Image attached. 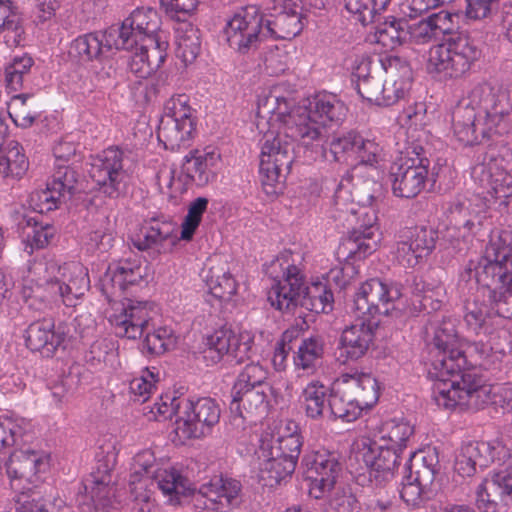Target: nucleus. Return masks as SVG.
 I'll return each instance as SVG.
<instances>
[{
	"instance_id": "nucleus-18",
	"label": "nucleus",
	"mask_w": 512,
	"mask_h": 512,
	"mask_svg": "<svg viewBox=\"0 0 512 512\" xmlns=\"http://www.w3.org/2000/svg\"><path fill=\"white\" fill-rule=\"evenodd\" d=\"M49 456L43 451L22 449L17 447L11 452L9 458L5 461L4 467L10 480L11 488L27 492L24 483L34 484L39 478V474L45 473L49 469ZM22 491L19 493V495Z\"/></svg>"
},
{
	"instance_id": "nucleus-37",
	"label": "nucleus",
	"mask_w": 512,
	"mask_h": 512,
	"mask_svg": "<svg viewBox=\"0 0 512 512\" xmlns=\"http://www.w3.org/2000/svg\"><path fill=\"white\" fill-rule=\"evenodd\" d=\"M306 106L326 129L329 124H340L347 116L348 108L335 94L321 93L307 100Z\"/></svg>"
},
{
	"instance_id": "nucleus-19",
	"label": "nucleus",
	"mask_w": 512,
	"mask_h": 512,
	"mask_svg": "<svg viewBox=\"0 0 512 512\" xmlns=\"http://www.w3.org/2000/svg\"><path fill=\"white\" fill-rule=\"evenodd\" d=\"M438 232L426 226L405 227L400 230L396 246L397 260L414 267L435 249Z\"/></svg>"
},
{
	"instance_id": "nucleus-39",
	"label": "nucleus",
	"mask_w": 512,
	"mask_h": 512,
	"mask_svg": "<svg viewBox=\"0 0 512 512\" xmlns=\"http://www.w3.org/2000/svg\"><path fill=\"white\" fill-rule=\"evenodd\" d=\"M332 392L333 389L318 380L309 382L300 396L305 415L313 420L327 417Z\"/></svg>"
},
{
	"instance_id": "nucleus-56",
	"label": "nucleus",
	"mask_w": 512,
	"mask_h": 512,
	"mask_svg": "<svg viewBox=\"0 0 512 512\" xmlns=\"http://www.w3.org/2000/svg\"><path fill=\"white\" fill-rule=\"evenodd\" d=\"M53 503V510L46 508V501L42 498L41 492L36 487L29 488L27 492H22L16 499V512H71V509L64 504L62 500L59 503Z\"/></svg>"
},
{
	"instance_id": "nucleus-38",
	"label": "nucleus",
	"mask_w": 512,
	"mask_h": 512,
	"mask_svg": "<svg viewBox=\"0 0 512 512\" xmlns=\"http://www.w3.org/2000/svg\"><path fill=\"white\" fill-rule=\"evenodd\" d=\"M433 336L428 343L430 353L433 354L434 359L431 361L428 375L434 368L436 362L441 360L448 361L450 359V351L452 349H460L463 341L459 340L455 325L452 321H442L433 327Z\"/></svg>"
},
{
	"instance_id": "nucleus-20",
	"label": "nucleus",
	"mask_w": 512,
	"mask_h": 512,
	"mask_svg": "<svg viewBox=\"0 0 512 512\" xmlns=\"http://www.w3.org/2000/svg\"><path fill=\"white\" fill-rule=\"evenodd\" d=\"M307 468V477L311 480L309 493L315 499L325 497L334 488L342 470L337 454L329 451H317L302 460Z\"/></svg>"
},
{
	"instance_id": "nucleus-26",
	"label": "nucleus",
	"mask_w": 512,
	"mask_h": 512,
	"mask_svg": "<svg viewBox=\"0 0 512 512\" xmlns=\"http://www.w3.org/2000/svg\"><path fill=\"white\" fill-rule=\"evenodd\" d=\"M123 50L115 26L105 31L90 32L72 41L69 54L80 62L102 61L112 50Z\"/></svg>"
},
{
	"instance_id": "nucleus-25",
	"label": "nucleus",
	"mask_w": 512,
	"mask_h": 512,
	"mask_svg": "<svg viewBox=\"0 0 512 512\" xmlns=\"http://www.w3.org/2000/svg\"><path fill=\"white\" fill-rule=\"evenodd\" d=\"M361 456L369 482L379 487L394 478L401 460V454L378 441L364 445Z\"/></svg>"
},
{
	"instance_id": "nucleus-28",
	"label": "nucleus",
	"mask_w": 512,
	"mask_h": 512,
	"mask_svg": "<svg viewBox=\"0 0 512 512\" xmlns=\"http://www.w3.org/2000/svg\"><path fill=\"white\" fill-rule=\"evenodd\" d=\"M84 495L78 500L85 512H109L114 508L115 488L111 485V475L107 466L101 471L92 472L83 481Z\"/></svg>"
},
{
	"instance_id": "nucleus-31",
	"label": "nucleus",
	"mask_w": 512,
	"mask_h": 512,
	"mask_svg": "<svg viewBox=\"0 0 512 512\" xmlns=\"http://www.w3.org/2000/svg\"><path fill=\"white\" fill-rule=\"evenodd\" d=\"M241 483L238 480L217 476L202 484L198 495L205 498L206 509L217 512H229L240 503Z\"/></svg>"
},
{
	"instance_id": "nucleus-43",
	"label": "nucleus",
	"mask_w": 512,
	"mask_h": 512,
	"mask_svg": "<svg viewBox=\"0 0 512 512\" xmlns=\"http://www.w3.org/2000/svg\"><path fill=\"white\" fill-rule=\"evenodd\" d=\"M264 459L259 479L264 486L274 487L286 481L295 471L296 463L290 459L268 455L266 451H260Z\"/></svg>"
},
{
	"instance_id": "nucleus-5",
	"label": "nucleus",
	"mask_w": 512,
	"mask_h": 512,
	"mask_svg": "<svg viewBox=\"0 0 512 512\" xmlns=\"http://www.w3.org/2000/svg\"><path fill=\"white\" fill-rule=\"evenodd\" d=\"M481 50L468 35L457 33L428 51L427 70L443 78L465 76L480 59Z\"/></svg>"
},
{
	"instance_id": "nucleus-55",
	"label": "nucleus",
	"mask_w": 512,
	"mask_h": 512,
	"mask_svg": "<svg viewBox=\"0 0 512 512\" xmlns=\"http://www.w3.org/2000/svg\"><path fill=\"white\" fill-rule=\"evenodd\" d=\"M391 0H345V8L363 25L375 21L385 11Z\"/></svg>"
},
{
	"instance_id": "nucleus-49",
	"label": "nucleus",
	"mask_w": 512,
	"mask_h": 512,
	"mask_svg": "<svg viewBox=\"0 0 512 512\" xmlns=\"http://www.w3.org/2000/svg\"><path fill=\"white\" fill-rule=\"evenodd\" d=\"M333 305L334 296L327 281L313 282L309 287L305 285L301 306L319 314L329 313L333 310Z\"/></svg>"
},
{
	"instance_id": "nucleus-29",
	"label": "nucleus",
	"mask_w": 512,
	"mask_h": 512,
	"mask_svg": "<svg viewBox=\"0 0 512 512\" xmlns=\"http://www.w3.org/2000/svg\"><path fill=\"white\" fill-rule=\"evenodd\" d=\"M512 494V467L495 472L485 478L476 490L475 504L480 511L498 512Z\"/></svg>"
},
{
	"instance_id": "nucleus-32",
	"label": "nucleus",
	"mask_w": 512,
	"mask_h": 512,
	"mask_svg": "<svg viewBox=\"0 0 512 512\" xmlns=\"http://www.w3.org/2000/svg\"><path fill=\"white\" fill-rule=\"evenodd\" d=\"M483 263L496 265L499 272L495 277L501 284L503 279L512 276V234L506 230H493L485 246L484 255L480 258Z\"/></svg>"
},
{
	"instance_id": "nucleus-48",
	"label": "nucleus",
	"mask_w": 512,
	"mask_h": 512,
	"mask_svg": "<svg viewBox=\"0 0 512 512\" xmlns=\"http://www.w3.org/2000/svg\"><path fill=\"white\" fill-rule=\"evenodd\" d=\"M414 435V426L404 419L387 421L381 431L379 441L401 454Z\"/></svg>"
},
{
	"instance_id": "nucleus-13",
	"label": "nucleus",
	"mask_w": 512,
	"mask_h": 512,
	"mask_svg": "<svg viewBox=\"0 0 512 512\" xmlns=\"http://www.w3.org/2000/svg\"><path fill=\"white\" fill-rule=\"evenodd\" d=\"M142 479L151 480L171 503H179L180 496L193 493L190 481L175 468H157L154 454L144 450L135 455L132 464L130 483H140Z\"/></svg>"
},
{
	"instance_id": "nucleus-11",
	"label": "nucleus",
	"mask_w": 512,
	"mask_h": 512,
	"mask_svg": "<svg viewBox=\"0 0 512 512\" xmlns=\"http://www.w3.org/2000/svg\"><path fill=\"white\" fill-rule=\"evenodd\" d=\"M265 14L256 5L240 8L225 27L229 47L239 55H253L268 38Z\"/></svg>"
},
{
	"instance_id": "nucleus-4",
	"label": "nucleus",
	"mask_w": 512,
	"mask_h": 512,
	"mask_svg": "<svg viewBox=\"0 0 512 512\" xmlns=\"http://www.w3.org/2000/svg\"><path fill=\"white\" fill-rule=\"evenodd\" d=\"M433 399L439 407L452 409L456 406L479 410L493 406V385L472 372L451 374L443 380H434Z\"/></svg>"
},
{
	"instance_id": "nucleus-12",
	"label": "nucleus",
	"mask_w": 512,
	"mask_h": 512,
	"mask_svg": "<svg viewBox=\"0 0 512 512\" xmlns=\"http://www.w3.org/2000/svg\"><path fill=\"white\" fill-rule=\"evenodd\" d=\"M303 255L285 251L277 257L276 262L282 266L287 264L281 279H273L267 299L275 309L290 313L302 304L305 292V274L301 267Z\"/></svg>"
},
{
	"instance_id": "nucleus-24",
	"label": "nucleus",
	"mask_w": 512,
	"mask_h": 512,
	"mask_svg": "<svg viewBox=\"0 0 512 512\" xmlns=\"http://www.w3.org/2000/svg\"><path fill=\"white\" fill-rule=\"evenodd\" d=\"M179 239L176 225L172 221L152 218L144 223L132 243L138 250L157 257L170 252Z\"/></svg>"
},
{
	"instance_id": "nucleus-63",
	"label": "nucleus",
	"mask_w": 512,
	"mask_h": 512,
	"mask_svg": "<svg viewBox=\"0 0 512 512\" xmlns=\"http://www.w3.org/2000/svg\"><path fill=\"white\" fill-rule=\"evenodd\" d=\"M114 356V343L108 339H98L91 344L84 359L91 368L99 369L103 364L110 362Z\"/></svg>"
},
{
	"instance_id": "nucleus-41",
	"label": "nucleus",
	"mask_w": 512,
	"mask_h": 512,
	"mask_svg": "<svg viewBox=\"0 0 512 512\" xmlns=\"http://www.w3.org/2000/svg\"><path fill=\"white\" fill-rule=\"evenodd\" d=\"M302 437L298 433L279 434L277 437L266 435L260 440V451L268 455L290 459L297 464L301 453Z\"/></svg>"
},
{
	"instance_id": "nucleus-36",
	"label": "nucleus",
	"mask_w": 512,
	"mask_h": 512,
	"mask_svg": "<svg viewBox=\"0 0 512 512\" xmlns=\"http://www.w3.org/2000/svg\"><path fill=\"white\" fill-rule=\"evenodd\" d=\"M341 383L345 386L347 392H350L357 400L363 410L371 409L379 399V383L370 373L344 374Z\"/></svg>"
},
{
	"instance_id": "nucleus-23",
	"label": "nucleus",
	"mask_w": 512,
	"mask_h": 512,
	"mask_svg": "<svg viewBox=\"0 0 512 512\" xmlns=\"http://www.w3.org/2000/svg\"><path fill=\"white\" fill-rule=\"evenodd\" d=\"M283 128L294 142L298 141L306 148L319 149L320 155L327 158V150L323 146L327 131L312 115L306 104L294 109Z\"/></svg>"
},
{
	"instance_id": "nucleus-17",
	"label": "nucleus",
	"mask_w": 512,
	"mask_h": 512,
	"mask_svg": "<svg viewBox=\"0 0 512 512\" xmlns=\"http://www.w3.org/2000/svg\"><path fill=\"white\" fill-rule=\"evenodd\" d=\"M508 450L499 440L467 441L461 445L454 469L461 477H472L495 461H504Z\"/></svg>"
},
{
	"instance_id": "nucleus-9",
	"label": "nucleus",
	"mask_w": 512,
	"mask_h": 512,
	"mask_svg": "<svg viewBox=\"0 0 512 512\" xmlns=\"http://www.w3.org/2000/svg\"><path fill=\"white\" fill-rule=\"evenodd\" d=\"M505 351H493L488 344L480 341L463 340L460 349L450 351V359L442 362H436L434 368L430 371L432 380H443L451 374L471 372V368H482L484 370L497 369L499 367L500 356Z\"/></svg>"
},
{
	"instance_id": "nucleus-22",
	"label": "nucleus",
	"mask_w": 512,
	"mask_h": 512,
	"mask_svg": "<svg viewBox=\"0 0 512 512\" xmlns=\"http://www.w3.org/2000/svg\"><path fill=\"white\" fill-rule=\"evenodd\" d=\"M397 158L389 170L392 192L401 198H413L425 187L428 177V162Z\"/></svg>"
},
{
	"instance_id": "nucleus-61",
	"label": "nucleus",
	"mask_w": 512,
	"mask_h": 512,
	"mask_svg": "<svg viewBox=\"0 0 512 512\" xmlns=\"http://www.w3.org/2000/svg\"><path fill=\"white\" fill-rule=\"evenodd\" d=\"M434 496V491L421 487L417 482L411 481L406 475L401 483L400 497L412 509H419L426 505Z\"/></svg>"
},
{
	"instance_id": "nucleus-27",
	"label": "nucleus",
	"mask_w": 512,
	"mask_h": 512,
	"mask_svg": "<svg viewBox=\"0 0 512 512\" xmlns=\"http://www.w3.org/2000/svg\"><path fill=\"white\" fill-rule=\"evenodd\" d=\"M160 22L157 12L152 8H137L127 17L121 26H115L116 34L123 50L133 51L145 38L159 36Z\"/></svg>"
},
{
	"instance_id": "nucleus-2",
	"label": "nucleus",
	"mask_w": 512,
	"mask_h": 512,
	"mask_svg": "<svg viewBox=\"0 0 512 512\" xmlns=\"http://www.w3.org/2000/svg\"><path fill=\"white\" fill-rule=\"evenodd\" d=\"M511 111L510 88H495L486 81L477 83L453 109L454 135L465 146L481 144L492 133H502L498 127L510 120Z\"/></svg>"
},
{
	"instance_id": "nucleus-58",
	"label": "nucleus",
	"mask_w": 512,
	"mask_h": 512,
	"mask_svg": "<svg viewBox=\"0 0 512 512\" xmlns=\"http://www.w3.org/2000/svg\"><path fill=\"white\" fill-rule=\"evenodd\" d=\"M33 59L28 55L15 57L5 68V82L8 89L18 91L23 88L24 82L28 80Z\"/></svg>"
},
{
	"instance_id": "nucleus-6",
	"label": "nucleus",
	"mask_w": 512,
	"mask_h": 512,
	"mask_svg": "<svg viewBox=\"0 0 512 512\" xmlns=\"http://www.w3.org/2000/svg\"><path fill=\"white\" fill-rule=\"evenodd\" d=\"M295 142L283 127L277 133L264 135L261 147L259 173L267 194H277L282 188L295 158Z\"/></svg>"
},
{
	"instance_id": "nucleus-46",
	"label": "nucleus",
	"mask_w": 512,
	"mask_h": 512,
	"mask_svg": "<svg viewBox=\"0 0 512 512\" xmlns=\"http://www.w3.org/2000/svg\"><path fill=\"white\" fill-rule=\"evenodd\" d=\"M3 32L8 46L21 45L25 33L23 19L12 0H0V33Z\"/></svg>"
},
{
	"instance_id": "nucleus-52",
	"label": "nucleus",
	"mask_w": 512,
	"mask_h": 512,
	"mask_svg": "<svg viewBox=\"0 0 512 512\" xmlns=\"http://www.w3.org/2000/svg\"><path fill=\"white\" fill-rule=\"evenodd\" d=\"M209 293L219 301H228L236 293L237 285L232 275L224 268L211 267L206 276Z\"/></svg>"
},
{
	"instance_id": "nucleus-40",
	"label": "nucleus",
	"mask_w": 512,
	"mask_h": 512,
	"mask_svg": "<svg viewBox=\"0 0 512 512\" xmlns=\"http://www.w3.org/2000/svg\"><path fill=\"white\" fill-rule=\"evenodd\" d=\"M497 269L496 265H485L481 259L470 260L460 272L459 283L470 285L469 290H472L474 286L486 289L489 294L491 290L503 287L499 278L495 277V271L499 272Z\"/></svg>"
},
{
	"instance_id": "nucleus-34",
	"label": "nucleus",
	"mask_w": 512,
	"mask_h": 512,
	"mask_svg": "<svg viewBox=\"0 0 512 512\" xmlns=\"http://www.w3.org/2000/svg\"><path fill=\"white\" fill-rule=\"evenodd\" d=\"M14 221L22 234L24 251L29 255L34 250L45 248L56 234L55 226L42 222L39 217L17 212Z\"/></svg>"
},
{
	"instance_id": "nucleus-59",
	"label": "nucleus",
	"mask_w": 512,
	"mask_h": 512,
	"mask_svg": "<svg viewBox=\"0 0 512 512\" xmlns=\"http://www.w3.org/2000/svg\"><path fill=\"white\" fill-rule=\"evenodd\" d=\"M360 134L356 131H349L334 136L329 144V154L337 162L347 161L355 158Z\"/></svg>"
},
{
	"instance_id": "nucleus-30",
	"label": "nucleus",
	"mask_w": 512,
	"mask_h": 512,
	"mask_svg": "<svg viewBox=\"0 0 512 512\" xmlns=\"http://www.w3.org/2000/svg\"><path fill=\"white\" fill-rule=\"evenodd\" d=\"M279 4L280 11L269 17L265 15V32L275 40H292L304 28L301 0H285Z\"/></svg>"
},
{
	"instance_id": "nucleus-45",
	"label": "nucleus",
	"mask_w": 512,
	"mask_h": 512,
	"mask_svg": "<svg viewBox=\"0 0 512 512\" xmlns=\"http://www.w3.org/2000/svg\"><path fill=\"white\" fill-rule=\"evenodd\" d=\"M29 162L23 147L14 140L1 145L0 175L4 178L20 179L28 170Z\"/></svg>"
},
{
	"instance_id": "nucleus-14",
	"label": "nucleus",
	"mask_w": 512,
	"mask_h": 512,
	"mask_svg": "<svg viewBox=\"0 0 512 512\" xmlns=\"http://www.w3.org/2000/svg\"><path fill=\"white\" fill-rule=\"evenodd\" d=\"M45 283L50 291L61 297L66 306H75L89 290L88 270L80 263L70 262L59 265L54 261L46 263Z\"/></svg>"
},
{
	"instance_id": "nucleus-60",
	"label": "nucleus",
	"mask_w": 512,
	"mask_h": 512,
	"mask_svg": "<svg viewBox=\"0 0 512 512\" xmlns=\"http://www.w3.org/2000/svg\"><path fill=\"white\" fill-rule=\"evenodd\" d=\"M412 305L419 312L430 314L441 308V300L435 298V292L421 280L414 278L412 288Z\"/></svg>"
},
{
	"instance_id": "nucleus-47",
	"label": "nucleus",
	"mask_w": 512,
	"mask_h": 512,
	"mask_svg": "<svg viewBox=\"0 0 512 512\" xmlns=\"http://www.w3.org/2000/svg\"><path fill=\"white\" fill-rule=\"evenodd\" d=\"M174 30L177 56L185 64L192 63L201 50L199 30L188 21L178 23Z\"/></svg>"
},
{
	"instance_id": "nucleus-54",
	"label": "nucleus",
	"mask_w": 512,
	"mask_h": 512,
	"mask_svg": "<svg viewBox=\"0 0 512 512\" xmlns=\"http://www.w3.org/2000/svg\"><path fill=\"white\" fill-rule=\"evenodd\" d=\"M268 378V368L258 361H251L239 372L232 388L239 391L244 388L254 387H264L265 389H269L272 385L269 383Z\"/></svg>"
},
{
	"instance_id": "nucleus-8",
	"label": "nucleus",
	"mask_w": 512,
	"mask_h": 512,
	"mask_svg": "<svg viewBox=\"0 0 512 512\" xmlns=\"http://www.w3.org/2000/svg\"><path fill=\"white\" fill-rule=\"evenodd\" d=\"M130 168L129 153L119 147H109L93 158L89 175L104 195L116 199L127 191Z\"/></svg>"
},
{
	"instance_id": "nucleus-64",
	"label": "nucleus",
	"mask_w": 512,
	"mask_h": 512,
	"mask_svg": "<svg viewBox=\"0 0 512 512\" xmlns=\"http://www.w3.org/2000/svg\"><path fill=\"white\" fill-rule=\"evenodd\" d=\"M380 63L389 78L412 83L413 72L406 58L396 54H389L381 57Z\"/></svg>"
},
{
	"instance_id": "nucleus-44",
	"label": "nucleus",
	"mask_w": 512,
	"mask_h": 512,
	"mask_svg": "<svg viewBox=\"0 0 512 512\" xmlns=\"http://www.w3.org/2000/svg\"><path fill=\"white\" fill-rule=\"evenodd\" d=\"M363 409L345 386L341 383L336 390L333 389L328 403L329 419H340L343 422H353L362 414Z\"/></svg>"
},
{
	"instance_id": "nucleus-21",
	"label": "nucleus",
	"mask_w": 512,
	"mask_h": 512,
	"mask_svg": "<svg viewBox=\"0 0 512 512\" xmlns=\"http://www.w3.org/2000/svg\"><path fill=\"white\" fill-rule=\"evenodd\" d=\"M67 333L65 324L55 325L52 318H43L30 323L24 330L23 338L31 352H37L45 358H52L59 348L64 347Z\"/></svg>"
},
{
	"instance_id": "nucleus-33",
	"label": "nucleus",
	"mask_w": 512,
	"mask_h": 512,
	"mask_svg": "<svg viewBox=\"0 0 512 512\" xmlns=\"http://www.w3.org/2000/svg\"><path fill=\"white\" fill-rule=\"evenodd\" d=\"M220 154L215 149L190 151L182 164V172L196 186L204 187L216 178L215 167Z\"/></svg>"
},
{
	"instance_id": "nucleus-62",
	"label": "nucleus",
	"mask_w": 512,
	"mask_h": 512,
	"mask_svg": "<svg viewBox=\"0 0 512 512\" xmlns=\"http://www.w3.org/2000/svg\"><path fill=\"white\" fill-rule=\"evenodd\" d=\"M76 183L77 173L68 165L57 164L52 180L48 184L62 198H70L76 192Z\"/></svg>"
},
{
	"instance_id": "nucleus-53",
	"label": "nucleus",
	"mask_w": 512,
	"mask_h": 512,
	"mask_svg": "<svg viewBox=\"0 0 512 512\" xmlns=\"http://www.w3.org/2000/svg\"><path fill=\"white\" fill-rule=\"evenodd\" d=\"M138 48L140 53L143 54L145 62L148 64L144 70V74H152L165 62L168 42L159 35L153 38H145V41L139 42Z\"/></svg>"
},
{
	"instance_id": "nucleus-15",
	"label": "nucleus",
	"mask_w": 512,
	"mask_h": 512,
	"mask_svg": "<svg viewBox=\"0 0 512 512\" xmlns=\"http://www.w3.org/2000/svg\"><path fill=\"white\" fill-rule=\"evenodd\" d=\"M221 408L211 397H200L196 400L186 399L184 410L175 422V432L179 438H200L209 434L219 423Z\"/></svg>"
},
{
	"instance_id": "nucleus-16",
	"label": "nucleus",
	"mask_w": 512,
	"mask_h": 512,
	"mask_svg": "<svg viewBox=\"0 0 512 512\" xmlns=\"http://www.w3.org/2000/svg\"><path fill=\"white\" fill-rule=\"evenodd\" d=\"M275 389L269 387L244 388L239 391L231 388V401L229 404V425L237 432L245 430L254 417L262 416L269 410L271 398Z\"/></svg>"
},
{
	"instance_id": "nucleus-57",
	"label": "nucleus",
	"mask_w": 512,
	"mask_h": 512,
	"mask_svg": "<svg viewBox=\"0 0 512 512\" xmlns=\"http://www.w3.org/2000/svg\"><path fill=\"white\" fill-rule=\"evenodd\" d=\"M324 353V341L320 336H311L302 340L294 356V364L307 370L314 368Z\"/></svg>"
},
{
	"instance_id": "nucleus-3",
	"label": "nucleus",
	"mask_w": 512,
	"mask_h": 512,
	"mask_svg": "<svg viewBox=\"0 0 512 512\" xmlns=\"http://www.w3.org/2000/svg\"><path fill=\"white\" fill-rule=\"evenodd\" d=\"M151 320L148 304L127 299L109 316L114 333L117 337L137 339L145 334L142 350L151 356H159L173 349L177 337L174 331L167 327L149 328Z\"/></svg>"
},
{
	"instance_id": "nucleus-10",
	"label": "nucleus",
	"mask_w": 512,
	"mask_h": 512,
	"mask_svg": "<svg viewBox=\"0 0 512 512\" xmlns=\"http://www.w3.org/2000/svg\"><path fill=\"white\" fill-rule=\"evenodd\" d=\"M185 94L171 97L166 101L164 114L160 119L157 138L164 148L178 151L190 146L196 131L192 109Z\"/></svg>"
},
{
	"instance_id": "nucleus-7",
	"label": "nucleus",
	"mask_w": 512,
	"mask_h": 512,
	"mask_svg": "<svg viewBox=\"0 0 512 512\" xmlns=\"http://www.w3.org/2000/svg\"><path fill=\"white\" fill-rule=\"evenodd\" d=\"M373 200L374 196L368 194L366 199H359L362 205L357 210L351 208L346 212L345 220L352 230L339 247V253L346 258L361 260L377 249L379 228L376 211L370 206Z\"/></svg>"
},
{
	"instance_id": "nucleus-51",
	"label": "nucleus",
	"mask_w": 512,
	"mask_h": 512,
	"mask_svg": "<svg viewBox=\"0 0 512 512\" xmlns=\"http://www.w3.org/2000/svg\"><path fill=\"white\" fill-rule=\"evenodd\" d=\"M233 335L230 329L221 328L205 338L203 357L208 365L218 363L224 355L231 352Z\"/></svg>"
},
{
	"instance_id": "nucleus-1",
	"label": "nucleus",
	"mask_w": 512,
	"mask_h": 512,
	"mask_svg": "<svg viewBox=\"0 0 512 512\" xmlns=\"http://www.w3.org/2000/svg\"><path fill=\"white\" fill-rule=\"evenodd\" d=\"M401 296V286L397 283L371 278L361 284L353 300L357 320L342 330L336 346L340 363L357 361L366 355L379 326L377 317L390 315Z\"/></svg>"
},
{
	"instance_id": "nucleus-35",
	"label": "nucleus",
	"mask_w": 512,
	"mask_h": 512,
	"mask_svg": "<svg viewBox=\"0 0 512 512\" xmlns=\"http://www.w3.org/2000/svg\"><path fill=\"white\" fill-rule=\"evenodd\" d=\"M463 322L466 330L476 336H488L496 328L497 310L490 304L480 301L478 297L468 298L463 302Z\"/></svg>"
},
{
	"instance_id": "nucleus-42",
	"label": "nucleus",
	"mask_w": 512,
	"mask_h": 512,
	"mask_svg": "<svg viewBox=\"0 0 512 512\" xmlns=\"http://www.w3.org/2000/svg\"><path fill=\"white\" fill-rule=\"evenodd\" d=\"M142 278L141 265L135 261L124 260L108 267L103 285L104 287L110 285L115 292H123L128 286L138 284Z\"/></svg>"
},
{
	"instance_id": "nucleus-50",
	"label": "nucleus",
	"mask_w": 512,
	"mask_h": 512,
	"mask_svg": "<svg viewBox=\"0 0 512 512\" xmlns=\"http://www.w3.org/2000/svg\"><path fill=\"white\" fill-rule=\"evenodd\" d=\"M407 29L408 23L405 20L392 18L376 27L373 41L383 48L394 49L406 40Z\"/></svg>"
}]
</instances>
